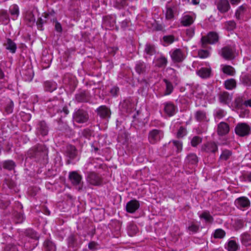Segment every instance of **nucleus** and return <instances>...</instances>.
I'll return each mask as SVG.
<instances>
[{
  "label": "nucleus",
  "mask_w": 251,
  "mask_h": 251,
  "mask_svg": "<svg viewBox=\"0 0 251 251\" xmlns=\"http://www.w3.org/2000/svg\"><path fill=\"white\" fill-rule=\"evenodd\" d=\"M232 96L227 92H221L219 94V101L224 104H228L231 101Z\"/></svg>",
  "instance_id": "nucleus-24"
},
{
  "label": "nucleus",
  "mask_w": 251,
  "mask_h": 251,
  "mask_svg": "<svg viewBox=\"0 0 251 251\" xmlns=\"http://www.w3.org/2000/svg\"><path fill=\"white\" fill-rule=\"evenodd\" d=\"M45 91L52 92L57 88L56 83L53 81H46L44 82Z\"/></svg>",
  "instance_id": "nucleus-28"
},
{
  "label": "nucleus",
  "mask_w": 251,
  "mask_h": 251,
  "mask_svg": "<svg viewBox=\"0 0 251 251\" xmlns=\"http://www.w3.org/2000/svg\"><path fill=\"white\" fill-rule=\"evenodd\" d=\"M219 41V35L214 31L209 32L207 35L203 36L201 40L202 48H205L207 44H214Z\"/></svg>",
  "instance_id": "nucleus-2"
},
{
  "label": "nucleus",
  "mask_w": 251,
  "mask_h": 251,
  "mask_svg": "<svg viewBox=\"0 0 251 251\" xmlns=\"http://www.w3.org/2000/svg\"><path fill=\"white\" fill-rule=\"evenodd\" d=\"M221 55L226 60H231L234 58V54L232 49L229 46H226L221 50Z\"/></svg>",
  "instance_id": "nucleus-17"
},
{
  "label": "nucleus",
  "mask_w": 251,
  "mask_h": 251,
  "mask_svg": "<svg viewBox=\"0 0 251 251\" xmlns=\"http://www.w3.org/2000/svg\"><path fill=\"white\" fill-rule=\"evenodd\" d=\"M188 229L193 232H197L199 229V226L194 223H192L191 226H188Z\"/></svg>",
  "instance_id": "nucleus-64"
},
{
  "label": "nucleus",
  "mask_w": 251,
  "mask_h": 251,
  "mask_svg": "<svg viewBox=\"0 0 251 251\" xmlns=\"http://www.w3.org/2000/svg\"><path fill=\"white\" fill-rule=\"evenodd\" d=\"M209 52L207 50H201L198 51V56L201 58L207 57Z\"/></svg>",
  "instance_id": "nucleus-58"
},
{
  "label": "nucleus",
  "mask_w": 251,
  "mask_h": 251,
  "mask_svg": "<svg viewBox=\"0 0 251 251\" xmlns=\"http://www.w3.org/2000/svg\"><path fill=\"white\" fill-rule=\"evenodd\" d=\"M222 71L225 74L233 75L234 73V69L229 65H225L222 68Z\"/></svg>",
  "instance_id": "nucleus-42"
},
{
  "label": "nucleus",
  "mask_w": 251,
  "mask_h": 251,
  "mask_svg": "<svg viewBox=\"0 0 251 251\" xmlns=\"http://www.w3.org/2000/svg\"><path fill=\"white\" fill-rule=\"evenodd\" d=\"M14 215L16 223H22L24 220V216L22 213L15 212Z\"/></svg>",
  "instance_id": "nucleus-53"
},
{
  "label": "nucleus",
  "mask_w": 251,
  "mask_h": 251,
  "mask_svg": "<svg viewBox=\"0 0 251 251\" xmlns=\"http://www.w3.org/2000/svg\"><path fill=\"white\" fill-rule=\"evenodd\" d=\"M49 112L52 115L62 112V102L58 100H50L47 102Z\"/></svg>",
  "instance_id": "nucleus-5"
},
{
  "label": "nucleus",
  "mask_w": 251,
  "mask_h": 251,
  "mask_svg": "<svg viewBox=\"0 0 251 251\" xmlns=\"http://www.w3.org/2000/svg\"><path fill=\"white\" fill-rule=\"evenodd\" d=\"M167 63V60L165 57H161L157 58L155 62V65L159 68H164Z\"/></svg>",
  "instance_id": "nucleus-38"
},
{
  "label": "nucleus",
  "mask_w": 251,
  "mask_h": 251,
  "mask_svg": "<svg viewBox=\"0 0 251 251\" xmlns=\"http://www.w3.org/2000/svg\"><path fill=\"white\" fill-rule=\"evenodd\" d=\"M186 161L191 164H196L198 162V158L195 154L190 153L187 155Z\"/></svg>",
  "instance_id": "nucleus-37"
},
{
  "label": "nucleus",
  "mask_w": 251,
  "mask_h": 251,
  "mask_svg": "<svg viewBox=\"0 0 251 251\" xmlns=\"http://www.w3.org/2000/svg\"><path fill=\"white\" fill-rule=\"evenodd\" d=\"M211 70L207 68H201L197 72V74L202 78H207L210 76Z\"/></svg>",
  "instance_id": "nucleus-27"
},
{
  "label": "nucleus",
  "mask_w": 251,
  "mask_h": 251,
  "mask_svg": "<svg viewBox=\"0 0 251 251\" xmlns=\"http://www.w3.org/2000/svg\"><path fill=\"white\" fill-rule=\"evenodd\" d=\"M69 179L71 183L74 186L78 185V190L79 191L82 189V176L76 171H73L69 173Z\"/></svg>",
  "instance_id": "nucleus-6"
},
{
  "label": "nucleus",
  "mask_w": 251,
  "mask_h": 251,
  "mask_svg": "<svg viewBox=\"0 0 251 251\" xmlns=\"http://www.w3.org/2000/svg\"><path fill=\"white\" fill-rule=\"evenodd\" d=\"M67 241L68 247L73 249V251H77L82 243L80 236L76 233L70 235Z\"/></svg>",
  "instance_id": "nucleus-3"
},
{
  "label": "nucleus",
  "mask_w": 251,
  "mask_h": 251,
  "mask_svg": "<svg viewBox=\"0 0 251 251\" xmlns=\"http://www.w3.org/2000/svg\"><path fill=\"white\" fill-rule=\"evenodd\" d=\"M163 41L167 44L172 43L175 40V37L174 35H170L164 36L163 38Z\"/></svg>",
  "instance_id": "nucleus-61"
},
{
  "label": "nucleus",
  "mask_w": 251,
  "mask_h": 251,
  "mask_svg": "<svg viewBox=\"0 0 251 251\" xmlns=\"http://www.w3.org/2000/svg\"><path fill=\"white\" fill-rule=\"evenodd\" d=\"M145 52L149 55H152L155 52V48L154 45L151 44H147L145 48Z\"/></svg>",
  "instance_id": "nucleus-54"
},
{
  "label": "nucleus",
  "mask_w": 251,
  "mask_h": 251,
  "mask_svg": "<svg viewBox=\"0 0 251 251\" xmlns=\"http://www.w3.org/2000/svg\"><path fill=\"white\" fill-rule=\"evenodd\" d=\"M132 0H115L114 6L118 9L124 8L128 5L129 1Z\"/></svg>",
  "instance_id": "nucleus-31"
},
{
  "label": "nucleus",
  "mask_w": 251,
  "mask_h": 251,
  "mask_svg": "<svg viewBox=\"0 0 251 251\" xmlns=\"http://www.w3.org/2000/svg\"><path fill=\"white\" fill-rule=\"evenodd\" d=\"M14 107V103L13 101L11 100H9L8 102H7L4 111L7 114H10L12 113L13 109Z\"/></svg>",
  "instance_id": "nucleus-50"
},
{
  "label": "nucleus",
  "mask_w": 251,
  "mask_h": 251,
  "mask_svg": "<svg viewBox=\"0 0 251 251\" xmlns=\"http://www.w3.org/2000/svg\"><path fill=\"white\" fill-rule=\"evenodd\" d=\"M9 17L7 12L4 10H0V21L5 24H7L9 22Z\"/></svg>",
  "instance_id": "nucleus-35"
},
{
  "label": "nucleus",
  "mask_w": 251,
  "mask_h": 251,
  "mask_svg": "<svg viewBox=\"0 0 251 251\" xmlns=\"http://www.w3.org/2000/svg\"><path fill=\"white\" fill-rule=\"evenodd\" d=\"M9 12L13 20H15L19 14L18 6L16 4L11 5L9 8Z\"/></svg>",
  "instance_id": "nucleus-33"
},
{
  "label": "nucleus",
  "mask_w": 251,
  "mask_h": 251,
  "mask_svg": "<svg viewBox=\"0 0 251 251\" xmlns=\"http://www.w3.org/2000/svg\"><path fill=\"white\" fill-rule=\"evenodd\" d=\"M15 166V164L12 160H7L3 162V168L5 169L11 171L13 170Z\"/></svg>",
  "instance_id": "nucleus-45"
},
{
  "label": "nucleus",
  "mask_w": 251,
  "mask_h": 251,
  "mask_svg": "<svg viewBox=\"0 0 251 251\" xmlns=\"http://www.w3.org/2000/svg\"><path fill=\"white\" fill-rule=\"evenodd\" d=\"M4 183L10 189H13L15 187L16 184L15 182L10 178H6L4 180Z\"/></svg>",
  "instance_id": "nucleus-57"
},
{
  "label": "nucleus",
  "mask_w": 251,
  "mask_h": 251,
  "mask_svg": "<svg viewBox=\"0 0 251 251\" xmlns=\"http://www.w3.org/2000/svg\"><path fill=\"white\" fill-rule=\"evenodd\" d=\"M96 112L101 119H109L110 118L111 114L110 108L105 105L99 107L96 110Z\"/></svg>",
  "instance_id": "nucleus-15"
},
{
  "label": "nucleus",
  "mask_w": 251,
  "mask_h": 251,
  "mask_svg": "<svg viewBox=\"0 0 251 251\" xmlns=\"http://www.w3.org/2000/svg\"><path fill=\"white\" fill-rule=\"evenodd\" d=\"M25 19L28 22L27 24L29 26H31L35 23V18L31 12H29L26 15Z\"/></svg>",
  "instance_id": "nucleus-49"
},
{
  "label": "nucleus",
  "mask_w": 251,
  "mask_h": 251,
  "mask_svg": "<svg viewBox=\"0 0 251 251\" xmlns=\"http://www.w3.org/2000/svg\"><path fill=\"white\" fill-rule=\"evenodd\" d=\"M251 128L246 123H239L236 125V134L241 137H244L250 134Z\"/></svg>",
  "instance_id": "nucleus-11"
},
{
  "label": "nucleus",
  "mask_w": 251,
  "mask_h": 251,
  "mask_svg": "<svg viewBox=\"0 0 251 251\" xmlns=\"http://www.w3.org/2000/svg\"><path fill=\"white\" fill-rule=\"evenodd\" d=\"M174 11L170 7L167 6V10L166 13V18L168 20L172 19L174 18Z\"/></svg>",
  "instance_id": "nucleus-56"
},
{
  "label": "nucleus",
  "mask_w": 251,
  "mask_h": 251,
  "mask_svg": "<svg viewBox=\"0 0 251 251\" xmlns=\"http://www.w3.org/2000/svg\"><path fill=\"white\" fill-rule=\"evenodd\" d=\"M65 156L69 158L67 161V164H70L71 160L75 159L77 155V150L75 147L72 145H67L65 151Z\"/></svg>",
  "instance_id": "nucleus-7"
},
{
  "label": "nucleus",
  "mask_w": 251,
  "mask_h": 251,
  "mask_svg": "<svg viewBox=\"0 0 251 251\" xmlns=\"http://www.w3.org/2000/svg\"><path fill=\"white\" fill-rule=\"evenodd\" d=\"M44 248L46 251H56L55 244L49 239H47L44 243Z\"/></svg>",
  "instance_id": "nucleus-30"
},
{
  "label": "nucleus",
  "mask_w": 251,
  "mask_h": 251,
  "mask_svg": "<svg viewBox=\"0 0 251 251\" xmlns=\"http://www.w3.org/2000/svg\"><path fill=\"white\" fill-rule=\"evenodd\" d=\"M194 22L193 17L189 15H185L182 18L181 24L185 26H189Z\"/></svg>",
  "instance_id": "nucleus-34"
},
{
  "label": "nucleus",
  "mask_w": 251,
  "mask_h": 251,
  "mask_svg": "<svg viewBox=\"0 0 251 251\" xmlns=\"http://www.w3.org/2000/svg\"><path fill=\"white\" fill-rule=\"evenodd\" d=\"M225 231L221 228L216 229L213 234V237L215 239H222L225 236Z\"/></svg>",
  "instance_id": "nucleus-41"
},
{
  "label": "nucleus",
  "mask_w": 251,
  "mask_h": 251,
  "mask_svg": "<svg viewBox=\"0 0 251 251\" xmlns=\"http://www.w3.org/2000/svg\"><path fill=\"white\" fill-rule=\"evenodd\" d=\"M163 136V132L158 129H153L149 133L148 139L150 143L154 144L160 141Z\"/></svg>",
  "instance_id": "nucleus-9"
},
{
  "label": "nucleus",
  "mask_w": 251,
  "mask_h": 251,
  "mask_svg": "<svg viewBox=\"0 0 251 251\" xmlns=\"http://www.w3.org/2000/svg\"><path fill=\"white\" fill-rule=\"evenodd\" d=\"M139 201L136 200H132L126 203V209L127 212L133 213L139 208Z\"/></svg>",
  "instance_id": "nucleus-22"
},
{
  "label": "nucleus",
  "mask_w": 251,
  "mask_h": 251,
  "mask_svg": "<svg viewBox=\"0 0 251 251\" xmlns=\"http://www.w3.org/2000/svg\"><path fill=\"white\" fill-rule=\"evenodd\" d=\"M27 155L37 162H42L47 158V149L44 145L38 144L28 150Z\"/></svg>",
  "instance_id": "nucleus-1"
},
{
  "label": "nucleus",
  "mask_w": 251,
  "mask_h": 251,
  "mask_svg": "<svg viewBox=\"0 0 251 251\" xmlns=\"http://www.w3.org/2000/svg\"><path fill=\"white\" fill-rule=\"evenodd\" d=\"M241 241L242 243L246 246L251 245V235L245 233L242 235Z\"/></svg>",
  "instance_id": "nucleus-36"
},
{
  "label": "nucleus",
  "mask_w": 251,
  "mask_h": 251,
  "mask_svg": "<svg viewBox=\"0 0 251 251\" xmlns=\"http://www.w3.org/2000/svg\"><path fill=\"white\" fill-rule=\"evenodd\" d=\"M163 81L166 84V91H165V94L166 95H169L170 94L173 90V86L171 82H170L169 80H168L167 79H164Z\"/></svg>",
  "instance_id": "nucleus-47"
},
{
  "label": "nucleus",
  "mask_w": 251,
  "mask_h": 251,
  "mask_svg": "<svg viewBox=\"0 0 251 251\" xmlns=\"http://www.w3.org/2000/svg\"><path fill=\"white\" fill-rule=\"evenodd\" d=\"M172 58L175 62H180L183 60L184 56L180 49H176L173 52Z\"/></svg>",
  "instance_id": "nucleus-25"
},
{
  "label": "nucleus",
  "mask_w": 251,
  "mask_h": 251,
  "mask_svg": "<svg viewBox=\"0 0 251 251\" xmlns=\"http://www.w3.org/2000/svg\"><path fill=\"white\" fill-rule=\"evenodd\" d=\"M2 251H19L18 248L14 244L9 243L6 244L3 248Z\"/></svg>",
  "instance_id": "nucleus-44"
},
{
  "label": "nucleus",
  "mask_w": 251,
  "mask_h": 251,
  "mask_svg": "<svg viewBox=\"0 0 251 251\" xmlns=\"http://www.w3.org/2000/svg\"><path fill=\"white\" fill-rule=\"evenodd\" d=\"M229 131V126L225 122H221L218 125L217 133L220 136H224L228 133Z\"/></svg>",
  "instance_id": "nucleus-23"
},
{
  "label": "nucleus",
  "mask_w": 251,
  "mask_h": 251,
  "mask_svg": "<svg viewBox=\"0 0 251 251\" xmlns=\"http://www.w3.org/2000/svg\"><path fill=\"white\" fill-rule=\"evenodd\" d=\"M225 28L228 31H233L235 28V23L230 21L225 23Z\"/></svg>",
  "instance_id": "nucleus-52"
},
{
  "label": "nucleus",
  "mask_w": 251,
  "mask_h": 251,
  "mask_svg": "<svg viewBox=\"0 0 251 251\" xmlns=\"http://www.w3.org/2000/svg\"><path fill=\"white\" fill-rule=\"evenodd\" d=\"M224 85L226 89L232 90L235 88V80L234 79L226 80L225 81Z\"/></svg>",
  "instance_id": "nucleus-40"
},
{
  "label": "nucleus",
  "mask_w": 251,
  "mask_h": 251,
  "mask_svg": "<svg viewBox=\"0 0 251 251\" xmlns=\"http://www.w3.org/2000/svg\"><path fill=\"white\" fill-rule=\"evenodd\" d=\"M228 251H235V241L230 240L228 242L226 247Z\"/></svg>",
  "instance_id": "nucleus-60"
},
{
  "label": "nucleus",
  "mask_w": 251,
  "mask_h": 251,
  "mask_svg": "<svg viewBox=\"0 0 251 251\" xmlns=\"http://www.w3.org/2000/svg\"><path fill=\"white\" fill-rule=\"evenodd\" d=\"M10 204L9 200L0 199V208L2 209L6 208Z\"/></svg>",
  "instance_id": "nucleus-59"
},
{
  "label": "nucleus",
  "mask_w": 251,
  "mask_h": 251,
  "mask_svg": "<svg viewBox=\"0 0 251 251\" xmlns=\"http://www.w3.org/2000/svg\"><path fill=\"white\" fill-rule=\"evenodd\" d=\"M242 82L246 85H251V75L246 74L243 75L241 77Z\"/></svg>",
  "instance_id": "nucleus-48"
},
{
  "label": "nucleus",
  "mask_w": 251,
  "mask_h": 251,
  "mask_svg": "<svg viewBox=\"0 0 251 251\" xmlns=\"http://www.w3.org/2000/svg\"><path fill=\"white\" fill-rule=\"evenodd\" d=\"M186 128H184L183 126H180L177 133V138H181L183 137L186 134Z\"/></svg>",
  "instance_id": "nucleus-63"
},
{
  "label": "nucleus",
  "mask_w": 251,
  "mask_h": 251,
  "mask_svg": "<svg viewBox=\"0 0 251 251\" xmlns=\"http://www.w3.org/2000/svg\"><path fill=\"white\" fill-rule=\"evenodd\" d=\"M216 4L217 9L222 13L227 12L230 8V5L227 0H219L217 2Z\"/></svg>",
  "instance_id": "nucleus-21"
},
{
  "label": "nucleus",
  "mask_w": 251,
  "mask_h": 251,
  "mask_svg": "<svg viewBox=\"0 0 251 251\" xmlns=\"http://www.w3.org/2000/svg\"><path fill=\"white\" fill-rule=\"evenodd\" d=\"M201 150L208 153H215L218 151V146L215 142H208L201 146Z\"/></svg>",
  "instance_id": "nucleus-20"
},
{
  "label": "nucleus",
  "mask_w": 251,
  "mask_h": 251,
  "mask_svg": "<svg viewBox=\"0 0 251 251\" xmlns=\"http://www.w3.org/2000/svg\"><path fill=\"white\" fill-rule=\"evenodd\" d=\"M115 23V19L111 16H106L103 18V24L106 28L113 27Z\"/></svg>",
  "instance_id": "nucleus-29"
},
{
  "label": "nucleus",
  "mask_w": 251,
  "mask_h": 251,
  "mask_svg": "<svg viewBox=\"0 0 251 251\" xmlns=\"http://www.w3.org/2000/svg\"><path fill=\"white\" fill-rule=\"evenodd\" d=\"M127 230L128 234L130 236H133L137 232L138 228L135 225L131 224L128 226Z\"/></svg>",
  "instance_id": "nucleus-43"
},
{
  "label": "nucleus",
  "mask_w": 251,
  "mask_h": 251,
  "mask_svg": "<svg viewBox=\"0 0 251 251\" xmlns=\"http://www.w3.org/2000/svg\"><path fill=\"white\" fill-rule=\"evenodd\" d=\"M87 180L90 184L95 186L100 185L102 182L101 176L94 172H90L88 174Z\"/></svg>",
  "instance_id": "nucleus-14"
},
{
  "label": "nucleus",
  "mask_w": 251,
  "mask_h": 251,
  "mask_svg": "<svg viewBox=\"0 0 251 251\" xmlns=\"http://www.w3.org/2000/svg\"><path fill=\"white\" fill-rule=\"evenodd\" d=\"M92 133L93 131L89 128H85L81 132L82 135L87 139H90Z\"/></svg>",
  "instance_id": "nucleus-55"
},
{
  "label": "nucleus",
  "mask_w": 251,
  "mask_h": 251,
  "mask_svg": "<svg viewBox=\"0 0 251 251\" xmlns=\"http://www.w3.org/2000/svg\"><path fill=\"white\" fill-rule=\"evenodd\" d=\"M196 119L199 122L204 121L206 118V113L201 110H199L195 114Z\"/></svg>",
  "instance_id": "nucleus-39"
},
{
  "label": "nucleus",
  "mask_w": 251,
  "mask_h": 251,
  "mask_svg": "<svg viewBox=\"0 0 251 251\" xmlns=\"http://www.w3.org/2000/svg\"><path fill=\"white\" fill-rule=\"evenodd\" d=\"M134 103L130 98L124 100L120 104V108L124 113H130L134 109Z\"/></svg>",
  "instance_id": "nucleus-10"
},
{
  "label": "nucleus",
  "mask_w": 251,
  "mask_h": 251,
  "mask_svg": "<svg viewBox=\"0 0 251 251\" xmlns=\"http://www.w3.org/2000/svg\"><path fill=\"white\" fill-rule=\"evenodd\" d=\"M73 118L74 121L76 123L83 124L88 121L89 115L86 111L79 109L74 113Z\"/></svg>",
  "instance_id": "nucleus-4"
},
{
  "label": "nucleus",
  "mask_w": 251,
  "mask_h": 251,
  "mask_svg": "<svg viewBox=\"0 0 251 251\" xmlns=\"http://www.w3.org/2000/svg\"><path fill=\"white\" fill-rule=\"evenodd\" d=\"M173 145L177 149V152H179L181 151L182 148V143L179 141L173 140L172 141Z\"/></svg>",
  "instance_id": "nucleus-62"
},
{
  "label": "nucleus",
  "mask_w": 251,
  "mask_h": 251,
  "mask_svg": "<svg viewBox=\"0 0 251 251\" xmlns=\"http://www.w3.org/2000/svg\"><path fill=\"white\" fill-rule=\"evenodd\" d=\"M148 69V64L143 61H138L135 66V71L139 75H145Z\"/></svg>",
  "instance_id": "nucleus-18"
},
{
  "label": "nucleus",
  "mask_w": 251,
  "mask_h": 251,
  "mask_svg": "<svg viewBox=\"0 0 251 251\" xmlns=\"http://www.w3.org/2000/svg\"><path fill=\"white\" fill-rule=\"evenodd\" d=\"M75 99L78 102H87L91 99V95L88 90H80L75 94Z\"/></svg>",
  "instance_id": "nucleus-13"
},
{
  "label": "nucleus",
  "mask_w": 251,
  "mask_h": 251,
  "mask_svg": "<svg viewBox=\"0 0 251 251\" xmlns=\"http://www.w3.org/2000/svg\"><path fill=\"white\" fill-rule=\"evenodd\" d=\"M36 132L37 135L46 136L49 132V127L44 120L39 121L37 124Z\"/></svg>",
  "instance_id": "nucleus-12"
},
{
  "label": "nucleus",
  "mask_w": 251,
  "mask_h": 251,
  "mask_svg": "<svg viewBox=\"0 0 251 251\" xmlns=\"http://www.w3.org/2000/svg\"><path fill=\"white\" fill-rule=\"evenodd\" d=\"M202 142V138L198 136H194L191 140V146L193 147H197L199 144L201 143Z\"/></svg>",
  "instance_id": "nucleus-51"
},
{
  "label": "nucleus",
  "mask_w": 251,
  "mask_h": 251,
  "mask_svg": "<svg viewBox=\"0 0 251 251\" xmlns=\"http://www.w3.org/2000/svg\"><path fill=\"white\" fill-rule=\"evenodd\" d=\"M248 10L249 8L247 5L244 4L241 5L236 10V19L243 21H247L248 19V17L247 16Z\"/></svg>",
  "instance_id": "nucleus-16"
},
{
  "label": "nucleus",
  "mask_w": 251,
  "mask_h": 251,
  "mask_svg": "<svg viewBox=\"0 0 251 251\" xmlns=\"http://www.w3.org/2000/svg\"><path fill=\"white\" fill-rule=\"evenodd\" d=\"M201 218L204 219L206 222L212 223L213 221V218L210 214L209 212H203L200 216Z\"/></svg>",
  "instance_id": "nucleus-46"
},
{
  "label": "nucleus",
  "mask_w": 251,
  "mask_h": 251,
  "mask_svg": "<svg viewBox=\"0 0 251 251\" xmlns=\"http://www.w3.org/2000/svg\"><path fill=\"white\" fill-rule=\"evenodd\" d=\"M176 107L175 105L171 102L165 104L164 111L170 117L173 116L176 113Z\"/></svg>",
  "instance_id": "nucleus-26"
},
{
  "label": "nucleus",
  "mask_w": 251,
  "mask_h": 251,
  "mask_svg": "<svg viewBox=\"0 0 251 251\" xmlns=\"http://www.w3.org/2000/svg\"><path fill=\"white\" fill-rule=\"evenodd\" d=\"M6 49L9 50L11 53H14L16 52L17 49L16 44L10 39L7 40V43L5 45Z\"/></svg>",
  "instance_id": "nucleus-32"
},
{
  "label": "nucleus",
  "mask_w": 251,
  "mask_h": 251,
  "mask_svg": "<svg viewBox=\"0 0 251 251\" xmlns=\"http://www.w3.org/2000/svg\"><path fill=\"white\" fill-rule=\"evenodd\" d=\"M25 235L32 240H34L35 243L29 247V250L34 249L38 245V241L39 239L40 236L38 233L31 228L26 229L24 232Z\"/></svg>",
  "instance_id": "nucleus-8"
},
{
  "label": "nucleus",
  "mask_w": 251,
  "mask_h": 251,
  "mask_svg": "<svg viewBox=\"0 0 251 251\" xmlns=\"http://www.w3.org/2000/svg\"><path fill=\"white\" fill-rule=\"evenodd\" d=\"M237 202V207L238 208L244 210L248 208L251 205L250 201L249 199L246 197H241L236 199Z\"/></svg>",
  "instance_id": "nucleus-19"
}]
</instances>
